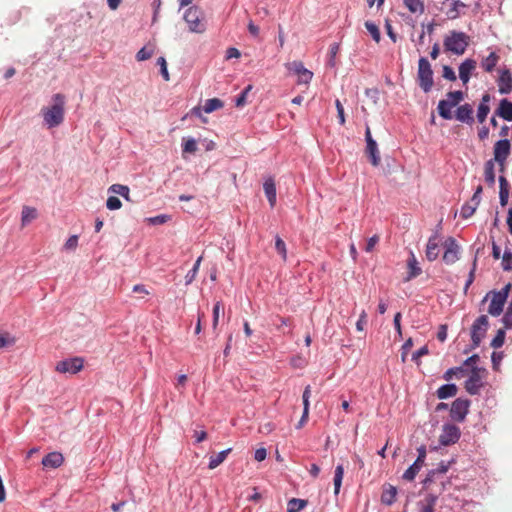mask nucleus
Segmentation results:
<instances>
[{
	"label": "nucleus",
	"mask_w": 512,
	"mask_h": 512,
	"mask_svg": "<svg viewBox=\"0 0 512 512\" xmlns=\"http://www.w3.org/2000/svg\"><path fill=\"white\" fill-rule=\"evenodd\" d=\"M53 104L41 109L43 123L48 128H55L60 126L64 121L65 116V95L56 93L52 96Z\"/></svg>",
	"instance_id": "nucleus-1"
},
{
	"label": "nucleus",
	"mask_w": 512,
	"mask_h": 512,
	"mask_svg": "<svg viewBox=\"0 0 512 512\" xmlns=\"http://www.w3.org/2000/svg\"><path fill=\"white\" fill-rule=\"evenodd\" d=\"M417 82L425 93L430 92L433 87V70L426 57H420L418 61Z\"/></svg>",
	"instance_id": "nucleus-2"
},
{
	"label": "nucleus",
	"mask_w": 512,
	"mask_h": 512,
	"mask_svg": "<svg viewBox=\"0 0 512 512\" xmlns=\"http://www.w3.org/2000/svg\"><path fill=\"white\" fill-rule=\"evenodd\" d=\"M470 372L469 378L464 383V387L470 395H477L483 387L482 379L487 374V370L483 367L473 366Z\"/></svg>",
	"instance_id": "nucleus-3"
},
{
	"label": "nucleus",
	"mask_w": 512,
	"mask_h": 512,
	"mask_svg": "<svg viewBox=\"0 0 512 512\" xmlns=\"http://www.w3.org/2000/svg\"><path fill=\"white\" fill-rule=\"evenodd\" d=\"M489 320L486 315L479 316L471 326V346L470 349H476L480 346L482 340L485 338Z\"/></svg>",
	"instance_id": "nucleus-4"
},
{
	"label": "nucleus",
	"mask_w": 512,
	"mask_h": 512,
	"mask_svg": "<svg viewBox=\"0 0 512 512\" xmlns=\"http://www.w3.org/2000/svg\"><path fill=\"white\" fill-rule=\"evenodd\" d=\"M469 40L467 34H450L444 40L445 50L456 55H462L469 45Z\"/></svg>",
	"instance_id": "nucleus-5"
},
{
	"label": "nucleus",
	"mask_w": 512,
	"mask_h": 512,
	"mask_svg": "<svg viewBox=\"0 0 512 512\" xmlns=\"http://www.w3.org/2000/svg\"><path fill=\"white\" fill-rule=\"evenodd\" d=\"M289 73L297 75V84H309L313 78V72L304 67L301 61H292L285 64Z\"/></svg>",
	"instance_id": "nucleus-6"
},
{
	"label": "nucleus",
	"mask_w": 512,
	"mask_h": 512,
	"mask_svg": "<svg viewBox=\"0 0 512 512\" xmlns=\"http://www.w3.org/2000/svg\"><path fill=\"white\" fill-rule=\"evenodd\" d=\"M471 401L469 399L457 398L455 399L450 408V417L453 421L463 422L469 413Z\"/></svg>",
	"instance_id": "nucleus-7"
},
{
	"label": "nucleus",
	"mask_w": 512,
	"mask_h": 512,
	"mask_svg": "<svg viewBox=\"0 0 512 512\" xmlns=\"http://www.w3.org/2000/svg\"><path fill=\"white\" fill-rule=\"evenodd\" d=\"M461 431L458 426L451 423H445L442 426V432L439 436V443L442 446H450L458 442Z\"/></svg>",
	"instance_id": "nucleus-8"
},
{
	"label": "nucleus",
	"mask_w": 512,
	"mask_h": 512,
	"mask_svg": "<svg viewBox=\"0 0 512 512\" xmlns=\"http://www.w3.org/2000/svg\"><path fill=\"white\" fill-rule=\"evenodd\" d=\"M184 19L190 25V30L192 32H198L200 29H205L202 24L204 21L203 11L197 6L188 8L185 12Z\"/></svg>",
	"instance_id": "nucleus-9"
},
{
	"label": "nucleus",
	"mask_w": 512,
	"mask_h": 512,
	"mask_svg": "<svg viewBox=\"0 0 512 512\" xmlns=\"http://www.w3.org/2000/svg\"><path fill=\"white\" fill-rule=\"evenodd\" d=\"M84 359L81 357H72L59 361L55 370L59 373L76 374L82 370Z\"/></svg>",
	"instance_id": "nucleus-10"
},
{
	"label": "nucleus",
	"mask_w": 512,
	"mask_h": 512,
	"mask_svg": "<svg viewBox=\"0 0 512 512\" xmlns=\"http://www.w3.org/2000/svg\"><path fill=\"white\" fill-rule=\"evenodd\" d=\"M418 456L414 463L403 473L402 478L406 481H413L424 465L426 459V446L421 445L417 448Z\"/></svg>",
	"instance_id": "nucleus-11"
},
{
	"label": "nucleus",
	"mask_w": 512,
	"mask_h": 512,
	"mask_svg": "<svg viewBox=\"0 0 512 512\" xmlns=\"http://www.w3.org/2000/svg\"><path fill=\"white\" fill-rule=\"evenodd\" d=\"M365 140L366 154L369 157L371 164L376 167L380 164L381 158L377 142L373 139L369 126H367L365 130Z\"/></svg>",
	"instance_id": "nucleus-12"
},
{
	"label": "nucleus",
	"mask_w": 512,
	"mask_h": 512,
	"mask_svg": "<svg viewBox=\"0 0 512 512\" xmlns=\"http://www.w3.org/2000/svg\"><path fill=\"white\" fill-rule=\"evenodd\" d=\"M483 192V188L481 185H478L474 191L473 196L469 201H467L461 208L460 215L463 219L470 218L476 211L477 207L481 202V194Z\"/></svg>",
	"instance_id": "nucleus-13"
},
{
	"label": "nucleus",
	"mask_w": 512,
	"mask_h": 512,
	"mask_svg": "<svg viewBox=\"0 0 512 512\" xmlns=\"http://www.w3.org/2000/svg\"><path fill=\"white\" fill-rule=\"evenodd\" d=\"M511 151L510 140L507 138L498 140L494 145V162H497L499 166H504Z\"/></svg>",
	"instance_id": "nucleus-14"
},
{
	"label": "nucleus",
	"mask_w": 512,
	"mask_h": 512,
	"mask_svg": "<svg viewBox=\"0 0 512 512\" xmlns=\"http://www.w3.org/2000/svg\"><path fill=\"white\" fill-rule=\"evenodd\" d=\"M443 261L450 265L459 259V246L453 237H448L444 242Z\"/></svg>",
	"instance_id": "nucleus-15"
},
{
	"label": "nucleus",
	"mask_w": 512,
	"mask_h": 512,
	"mask_svg": "<svg viewBox=\"0 0 512 512\" xmlns=\"http://www.w3.org/2000/svg\"><path fill=\"white\" fill-rule=\"evenodd\" d=\"M439 234L435 232L431 237H429L425 255L428 261L433 262L438 258L439 255Z\"/></svg>",
	"instance_id": "nucleus-16"
},
{
	"label": "nucleus",
	"mask_w": 512,
	"mask_h": 512,
	"mask_svg": "<svg viewBox=\"0 0 512 512\" xmlns=\"http://www.w3.org/2000/svg\"><path fill=\"white\" fill-rule=\"evenodd\" d=\"M455 118L462 123L471 125L474 122L473 107L469 103L458 106L455 111Z\"/></svg>",
	"instance_id": "nucleus-17"
},
{
	"label": "nucleus",
	"mask_w": 512,
	"mask_h": 512,
	"mask_svg": "<svg viewBox=\"0 0 512 512\" xmlns=\"http://www.w3.org/2000/svg\"><path fill=\"white\" fill-rule=\"evenodd\" d=\"M497 84L500 94H509L512 91V75L508 69H503L500 72Z\"/></svg>",
	"instance_id": "nucleus-18"
},
{
	"label": "nucleus",
	"mask_w": 512,
	"mask_h": 512,
	"mask_svg": "<svg viewBox=\"0 0 512 512\" xmlns=\"http://www.w3.org/2000/svg\"><path fill=\"white\" fill-rule=\"evenodd\" d=\"M64 462V457L60 452H50L43 457L41 463L45 468L56 469Z\"/></svg>",
	"instance_id": "nucleus-19"
},
{
	"label": "nucleus",
	"mask_w": 512,
	"mask_h": 512,
	"mask_svg": "<svg viewBox=\"0 0 512 512\" xmlns=\"http://www.w3.org/2000/svg\"><path fill=\"white\" fill-rule=\"evenodd\" d=\"M507 299L494 292L491 303L488 307V313L494 317L499 316L503 312V307Z\"/></svg>",
	"instance_id": "nucleus-20"
},
{
	"label": "nucleus",
	"mask_w": 512,
	"mask_h": 512,
	"mask_svg": "<svg viewBox=\"0 0 512 512\" xmlns=\"http://www.w3.org/2000/svg\"><path fill=\"white\" fill-rule=\"evenodd\" d=\"M397 488L391 484H384L381 494V503L387 506H391L396 501Z\"/></svg>",
	"instance_id": "nucleus-21"
},
{
	"label": "nucleus",
	"mask_w": 512,
	"mask_h": 512,
	"mask_svg": "<svg viewBox=\"0 0 512 512\" xmlns=\"http://www.w3.org/2000/svg\"><path fill=\"white\" fill-rule=\"evenodd\" d=\"M495 115L502 119L512 121V102L504 98L500 100L498 108L495 110Z\"/></svg>",
	"instance_id": "nucleus-22"
},
{
	"label": "nucleus",
	"mask_w": 512,
	"mask_h": 512,
	"mask_svg": "<svg viewBox=\"0 0 512 512\" xmlns=\"http://www.w3.org/2000/svg\"><path fill=\"white\" fill-rule=\"evenodd\" d=\"M476 67V61L473 59H466L459 66V77L463 84H467L470 79L471 72Z\"/></svg>",
	"instance_id": "nucleus-23"
},
{
	"label": "nucleus",
	"mask_w": 512,
	"mask_h": 512,
	"mask_svg": "<svg viewBox=\"0 0 512 512\" xmlns=\"http://www.w3.org/2000/svg\"><path fill=\"white\" fill-rule=\"evenodd\" d=\"M263 189L270 206L273 208L276 204V185L273 177H268L263 183Z\"/></svg>",
	"instance_id": "nucleus-24"
},
{
	"label": "nucleus",
	"mask_w": 512,
	"mask_h": 512,
	"mask_svg": "<svg viewBox=\"0 0 512 512\" xmlns=\"http://www.w3.org/2000/svg\"><path fill=\"white\" fill-rule=\"evenodd\" d=\"M407 266L409 271L405 278L406 281H410L411 279L418 277L422 273V269L419 266V263L412 251H410V257L407 260Z\"/></svg>",
	"instance_id": "nucleus-25"
},
{
	"label": "nucleus",
	"mask_w": 512,
	"mask_h": 512,
	"mask_svg": "<svg viewBox=\"0 0 512 512\" xmlns=\"http://www.w3.org/2000/svg\"><path fill=\"white\" fill-rule=\"evenodd\" d=\"M460 7H464V4L458 0H445L443 2L445 13L450 19H455L459 15Z\"/></svg>",
	"instance_id": "nucleus-26"
},
{
	"label": "nucleus",
	"mask_w": 512,
	"mask_h": 512,
	"mask_svg": "<svg viewBox=\"0 0 512 512\" xmlns=\"http://www.w3.org/2000/svg\"><path fill=\"white\" fill-rule=\"evenodd\" d=\"M510 184L506 177H499V201L502 207L506 206L509 199Z\"/></svg>",
	"instance_id": "nucleus-27"
},
{
	"label": "nucleus",
	"mask_w": 512,
	"mask_h": 512,
	"mask_svg": "<svg viewBox=\"0 0 512 512\" xmlns=\"http://www.w3.org/2000/svg\"><path fill=\"white\" fill-rule=\"evenodd\" d=\"M457 392V386L453 383H449L440 386L436 391V396L438 397V399L443 400L450 397H454L457 394Z\"/></svg>",
	"instance_id": "nucleus-28"
},
{
	"label": "nucleus",
	"mask_w": 512,
	"mask_h": 512,
	"mask_svg": "<svg viewBox=\"0 0 512 512\" xmlns=\"http://www.w3.org/2000/svg\"><path fill=\"white\" fill-rule=\"evenodd\" d=\"M156 49L155 42L149 41L136 54L137 61H145L152 57Z\"/></svg>",
	"instance_id": "nucleus-29"
},
{
	"label": "nucleus",
	"mask_w": 512,
	"mask_h": 512,
	"mask_svg": "<svg viewBox=\"0 0 512 512\" xmlns=\"http://www.w3.org/2000/svg\"><path fill=\"white\" fill-rule=\"evenodd\" d=\"M452 108H454L447 99L438 102L437 111L440 117L444 120H451L453 118Z\"/></svg>",
	"instance_id": "nucleus-30"
},
{
	"label": "nucleus",
	"mask_w": 512,
	"mask_h": 512,
	"mask_svg": "<svg viewBox=\"0 0 512 512\" xmlns=\"http://www.w3.org/2000/svg\"><path fill=\"white\" fill-rule=\"evenodd\" d=\"M495 162L494 160H488L484 164V178L485 182L489 186H494L495 184Z\"/></svg>",
	"instance_id": "nucleus-31"
},
{
	"label": "nucleus",
	"mask_w": 512,
	"mask_h": 512,
	"mask_svg": "<svg viewBox=\"0 0 512 512\" xmlns=\"http://www.w3.org/2000/svg\"><path fill=\"white\" fill-rule=\"evenodd\" d=\"M231 451H232V449L228 448L226 450H223V451L219 452L216 455L210 456L208 468L209 469H215L216 467H218L221 463L224 462V460L226 459V457L228 456V454Z\"/></svg>",
	"instance_id": "nucleus-32"
},
{
	"label": "nucleus",
	"mask_w": 512,
	"mask_h": 512,
	"mask_svg": "<svg viewBox=\"0 0 512 512\" xmlns=\"http://www.w3.org/2000/svg\"><path fill=\"white\" fill-rule=\"evenodd\" d=\"M499 61V56L495 52H491L485 59L481 62V67L486 72H492L496 67Z\"/></svg>",
	"instance_id": "nucleus-33"
},
{
	"label": "nucleus",
	"mask_w": 512,
	"mask_h": 512,
	"mask_svg": "<svg viewBox=\"0 0 512 512\" xmlns=\"http://www.w3.org/2000/svg\"><path fill=\"white\" fill-rule=\"evenodd\" d=\"M37 218V210L30 206H24L21 213L22 226H26Z\"/></svg>",
	"instance_id": "nucleus-34"
},
{
	"label": "nucleus",
	"mask_w": 512,
	"mask_h": 512,
	"mask_svg": "<svg viewBox=\"0 0 512 512\" xmlns=\"http://www.w3.org/2000/svg\"><path fill=\"white\" fill-rule=\"evenodd\" d=\"M344 476V467L342 464H339L335 468L334 472V495L337 496L340 492V488L342 485V480Z\"/></svg>",
	"instance_id": "nucleus-35"
},
{
	"label": "nucleus",
	"mask_w": 512,
	"mask_h": 512,
	"mask_svg": "<svg viewBox=\"0 0 512 512\" xmlns=\"http://www.w3.org/2000/svg\"><path fill=\"white\" fill-rule=\"evenodd\" d=\"M308 504L307 500L292 498L288 501L287 512H300Z\"/></svg>",
	"instance_id": "nucleus-36"
},
{
	"label": "nucleus",
	"mask_w": 512,
	"mask_h": 512,
	"mask_svg": "<svg viewBox=\"0 0 512 512\" xmlns=\"http://www.w3.org/2000/svg\"><path fill=\"white\" fill-rule=\"evenodd\" d=\"M202 259H203L202 256L198 257L197 260L195 261L192 269H190L188 271V273L186 274V276H185V284L186 285H190L195 280V278L198 274Z\"/></svg>",
	"instance_id": "nucleus-37"
},
{
	"label": "nucleus",
	"mask_w": 512,
	"mask_h": 512,
	"mask_svg": "<svg viewBox=\"0 0 512 512\" xmlns=\"http://www.w3.org/2000/svg\"><path fill=\"white\" fill-rule=\"evenodd\" d=\"M108 191L111 193H114V194H118L128 201L130 200V198H129L130 190H129V187L126 185L113 184L109 187Z\"/></svg>",
	"instance_id": "nucleus-38"
},
{
	"label": "nucleus",
	"mask_w": 512,
	"mask_h": 512,
	"mask_svg": "<svg viewBox=\"0 0 512 512\" xmlns=\"http://www.w3.org/2000/svg\"><path fill=\"white\" fill-rule=\"evenodd\" d=\"M223 107V102L219 98H211L205 101L203 110L205 113H211Z\"/></svg>",
	"instance_id": "nucleus-39"
},
{
	"label": "nucleus",
	"mask_w": 512,
	"mask_h": 512,
	"mask_svg": "<svg viewBox=\"0 0 512 512\" xmlns=\"http://www.w3.org/2000/svg\"><path fill=\"white\" fill-rule=\"evenodd\" d=\"M464 93L461 90L450 91L446 94V99L453 106L456 107L464 99Z\"/></svg>",
	"instance_id": "nucleus-40"
},
{
	"label": "nucleus",
	"mask_w": 512,
	"mask_h": 512,
	"mask_svg": "<svg viewBox=\"0 0 512 512\" xmlns=\"http://www.w3.org/2000/svg\"><path fill=\"white\" fill-rule=\"evenodd\" d=\"M339 43H333L330 45L327 65L331 68L336 67V55L339 51Z\"/></svg>",
	"instance_id": "nucleus-41"
},
{
	"label": "nucleus",
	"mask_w": 512,
	"mask_h": 512,
	"mask_svg": "<svg viewBox=\"0 0 512 512\" xmlns=\"http://www.w3.org/2000/svg\"><path fill=\"white\" fill-rule=\"evenodd\" d=\"M501 265L504 271H512V251L508 248L503 253Z\"/></svg>",
	"instance_id": "nucleus-42"
},
{
	"label": "nucleus",
	"mask_w": 512,
	"mask_h": 512,
	"mask_svg": "<svg viewBox=\"0 0 512 512\" xmlns=\"http://www.w3.org/2000/svg\"><path fill=\"white\" fill-rule=\"evenodd\" d=\"M505 335V330L499 329L490 343L491 347L495 349L502 347L505 341Z\"/></svg>",
	"instance_id": "nucleus-43"
},
{
	"label": "nucleus",
	"mask_w": 512,
	"mask_h": 512,
	"mask_svg": "<svg viewBox=\"0 0 512 512\" xmlns=\"http://www.w3.org/2000/svg\"><path fill=\"white\" fill-rule=\"evenodd\" d=\"M404 3L413 13L424 11V5L420 0H404Z\"/></svg>",
	"instance_id": "nucleus-44"
},
{
	"label": "nucleus",
	"mask_w": 512,
	"mask_h": 512,
	"mask_svg": "<svg viewBox=\"0 0 512 512\" xmlns=\"http://www.w3.org/2000/svg\"><path fill=\"white\" fill-rule=\"evenodd\" d=\"M466 372V370L462 367V366H459V367H453V368H450L448 369L444 375H443V378L446 380V381H449L452 379V377L455 375L457 377H460L462 376L464 373Z\"/></svg>",
	"instance_id": "nucleus-45"
},
{
	"label": "nucleus",
	"mask_w": 512,
	"mask_h": 512,
	"mask_svg": "<svg viewBox=\"0 0 512 512\" xmlns=\"http://www.w3.org/2000/svg\"><path fill=\"white\" fill-rule=\"evenodd\" d=\"M275 249L281 255L283 260L287 258L286 244L280 236L275 237Z\"/></svg>",
	"instance_id": "nucleus-46"
},
{
	"label": "nucleus",
	"mask_w": 512,
	"mask_h": 512,
	"mask_svg": "<svg viewBox=\"0 0 512 512\" xmlns=\"http://www.w3.org/2000/svg\"><path fill=\"white\" fill-rule=\"evenodd\" d=\"M489 112H490V107L488 104H485V103L479 104L478 110H477V119H478L479 123H483L486 120Z\"/></svg>",
	"instance_id": "nucleus-47"
},
{
	"label": "nucleus",
	"mask_w": 512,
	"mask_h": 512,
	"mask_svg": "<svg viewBox=\"0 0 512 512\" xmlns=\"http://www.w3.org/2000/svg\"><path fill=\"white\" fill-rule=\"evenodd\" d=\"M182 147L184 153L192 154L197 151V143L193 138L183 139Z\"/></svg>",
	"instance_id": "nucleus-48"
},
{
	"label": "nucleus",
	"mask_w": 512,
	"mask_h": 512,
	"mask_svg": "<svg viewBox=\"0 0 512 512\" xmlns=\"http://www.w3.org/2000/svg\"><path fill=\"white\" fill-rule=\"evenodd\" d=\"M502 322L504 324L505 329L512 328V302L508 305L503 317Z\"/></svg>",
	"instance_id": "nucleus-49"
},
{
	"label": "nucleus",
	"mask_w": 512,
	"mask_h": 512,
	"mask_svg": "<svg viewBox=\"0 0 512 512\" xmlns=\"http://www.w3.org/2000/svg\"><path fill=\"white\" fill-rule=\"evenodd\" d=\"M15 344V338L11 337L9 333H0V349L9 347Z\"/></svg>",
	"instance_id": "nucleus-50"
},
{
	"label": "nucleus",
	"mask_w": 512,
	"mask_h": 512,
	"mask_svg": "<svg viewBox=\"0 0 512 512\" xmlns=\"http://www.w3.org/2000/svg\"><path fill=\"white\" fill-rule=\"evenodd\" d=\"M121 206H122V203L119 198H117L116 196L108 197V199L106 201V207L109 210H117V209H120Z\"/></svg>",
	"instance_id": "nucleus-51"
},
{
	"label": "nucleus",
	"mask_w": 512,
	"mask_h": 512,
	"mask_svg": "<svg viewBox=\"0 0 512 512\" xmlns=\"http://www.w3.org/2000/svg\"><path fill=\"white\" fill-rule=\"evenodd\" d=\"M157 64L160 66V73L165 81H169V72L167 69V63L164 57H159Z\"/></svg>",
	"instance_id": "nucleus-52"
},
{
	"label": "nucleus",
	"mask_w": 512,
	"mask_h": 512,
	"mask_svg": "<svg viewBox=\"0 0 512 512\" xmlns=\"http://www.w3.org/2000/svg\"><path fill=\"white\" fill-rule=\"evenodd\" d=\"M476 267H477V256H475V258L473 260L472 268H471V270L469 272L468 279H467V281L465 283V288H464L465 292L467 291V289L469 288V286L473 283V281L475 279Z\"/></svg>",
	"instance_id": "nucleus-53"
},
{
	"label": "nucleus",
	"mask_w": 512,
	"mask_h": 512,
	"mask_svg": "<svg viewBox=\"0 0 512 512\" xmlns=\"http://www.w3.org/2000/svg\"><path fill=\"white\" fill-rule=\"evenodd\" d=\"M335 106H336V110H337V117L339 119V123L341 125H344L345 124L344 107H343V105H342V103L340 102L339 99H336Z\"/></svg>",
	"instance_id": "nucleus-54"
},
{
	"label": "nucleus",
	"mask_w": 512,
	"mask_h": 512,
	"mask_svg": "<svg viewBox=\"0 0 512 512\" xmlns=\"http://www.w3.org/2000/svg\"><path fill=\"white\" fill-rule=\"evenodd\" d=\"M78 246V236L72 235L70 236L64 244L65 250H75Z\"/></svg>",
	"instance_id": "nucleus-55"
},
{
	"label": "nucleus",
	"mask_w": 512,
	"mask_h": 512,
	"mask_svg": "<svg viewBox=\"0 0 512 512\" xmlns=\"http://www.w3.org/2000/svg\"><path fill=\"white\" fill-rule=\"evenodd\" d=\"M221 307H222V304H221L220 301H218V302H216L214 304V307H213V323H212L213 329L217 328Z\"/></svg>",
	"instance_id": "nucleus-56"
},
{
	"label": "nucleus",
	"mask_w": 512,
	"mask_h": 512,
	"mask_svg": "<svg viewBox=\"0 0 512 512\" xmlns=\"http://www.w3.org/2000/svg\"><path fill=\"white\" fill-rule=\"evenodd\" d=\"M311 390L310 386H306L302 395L303 399V412L309 413V398H310Z\"/></svg>",
	"instance_id": "nucleus-57"
},
{
	"label": "nucleus",
	"mask_w": 512,
	"mask_h": 512,
	"mask_svg": "<svg viewBox=\"0 0 512 512\" xmlns=\"http://www.w3.org/2000/svg\"><path fill=\"white\" fill-rule=\"evenodd\" d=\"M170 220V216L166 214L157 215L155 217L149 218V221L153 225H161Z\"/></svg>",
	"instance_id": "nucleus-58"
},
{
	"label": "nucleus",
	"mask_w": 512,
	"mask_h": 512,
	"mask_svg": "<svg viewBox=\"0 0 512 512\" xmlns=\"http://www.w3.org/2000/svg\"><path fill=\"white\" fill-rule=\"evenodd\" d=\"M503 359V353L502 352H493L491 355V361H492V367L493 370L497 371L500 365V362Z\"/></svg>",
	"instance_id": "nucleus-59"
},
{
	"label": "nucleus",
	"mask_w": 512,
	"mask_h": 512,
	"mask_svg": "<svg viewBox=\"0 0 512 512\" xmlns=\"http://www.w3.org/2000/svg\"><path fill=\"white\" fill-rule=\"evenodd\" d=\"M366 324H367V313L365 310H363L361 312V314L359 315L358 321L356 322V329L358 331H363Z\"/></svg>",
	"instance_id": "nucleus-60"
},
{
	"label": "nucleus",
	"mask_w": 512,
	"mask_h": 512,
	"mask_svg": "<svg viewBox=\"0 0 512 512\" xmlns=\"http://www.w3.org/2000/svg\"><path fill=\"white\" fill-rule=\"evenodd\" d=\"M443 77L449 81L456 80V74L454 70L448 65L443 66Z\"/></svg>",
	"instance_id": "nucleus-61"
},
{
	"label": "nucleus",
	"mask_w": 512,
	"mask_h": 512,
	"mask_svg": "<svg viewBox=\"0 0 512 512\" xmlns=\"http://www.w3.org/2000/svg\"><path fill=\"white\" fill-rule=\"evenodd\" d=\"M438 500V496L436 494H433V493H429L426 497H425V500L422 501L423 504L425 506H428L430 508H434L435 505H436V502Z\"/></svg>",
	"instance_id": "nucleus-62"
},
{
	"label": "nucleus",
	"mask_w": 512,
	"mask_h": 512,
	"mask_svg": "<svg viewBox=\"0 0 512 512\" xmlns=\"http://www.w3.org/2000/svg\"><path fill=\"white\" fill-rule=\"evenodd\" d=\"M401 317H402L401 313L397 312L394 315V319H393V324H394L395 330L400 338L402 337Z\"/></svg>",
	"instance_id": "nucleus-63"
},
{
	"label": "nucleus",
	"mask_w": 512,
	"mask_h": 512,
	"mask_svg": "<svg viewBox=\"0 0 512 512\" xmlns=\"http://www.w3.org/2000/svg\"><path fill=\"white\" fill-rule=\"evenodd\" d=\"M240 56H241L240 51L237 48H235V47H229L226 50L225 58L227 60L232 59V58H239Z\"/></svg>",
	"instance_id": "nucleus-64"
}]
</instances>
